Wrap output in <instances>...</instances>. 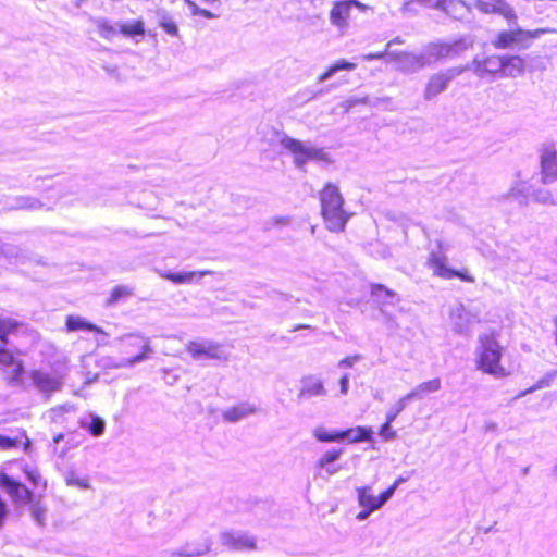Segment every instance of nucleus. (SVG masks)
Masks as SVG:
<instances>
[{
  "mask_svg": "<svg viewBox=\"0 0 557 557\" xmlns=\"http://www.w3.org/2000/svg\"><path fill=\"white\" fill-rule=\"evenodd\" d=\"M282 223L287 224L288 223V219L287 218H283L282 219Z\"/></svg>",
  "mask_w": 557,
  "mask_h": 557,
  "instance_id": "774afa93",
  "label": "nucleus"
},
{
  "mask_svg": "<svg viewBox=\"0 0 557 557\" xmlns=\"http://www.w3.org/2000/svg\"><path fill=\"white\" fill-rule=\"evenodd\" d=\"M321 213L331 232L344 231L350 214L344 209V198L338 187L327 183L320 191Z\"/></svg>",
  "mask_w": 557,
  "mask_h": 557,
  "instance_id": "f257e3e1",
  "label": "nucleus"
},
{
  "mask_svg": "<svg viewBox=\"0 0 557 557\" xmlns=\"http://www.w3.org/2000/svg\"><path fill=\"white\" fill-rule=\"evenodd\" d=\"M26 478L35 485L38 486L41 484L42 479L39 472L34 468H26L25 469Z\"/></svg>",
  "mask_w": 557,
  "mask_h": 557,
  "instance_id": "de8ad7c7",
  "label": "nucleus"
},
{
  "mask_svg": "<svg viewBox=\"0 0 557 557\" xmlns=\"http://www.w3.org/2000/svg\"><path fill=\"white\" fill-rule=\"evenodd\" d=\"M159 25L164 29V32L171 36L178 35V28L175 22L169 16H162L159 22Z\"/></svg>",
  "mask_w": 557,
  "mask_h": 557,
  "instance_id": "37998d69",
  "label": "nucleus"
},
{
  "mask_svg": "<svg viewBox=\"0 0 557 557\" xmlns=\"http://www.w3.org/2000/svg\"><path fill=\"white\" fill-rule=\"evenodd\" d=\"M357 67L356 63L348 62L346 60H338L332 66L327 69L323 74L319 76V82L324 83L330 79L335 73L339 71H352Z\"/></svg>",
  "mask_w": 557,
  "mask_h": 557,
  "instance_id": "473e14b6",
  "label": "nucleus"
},
{
  "mask_svg": "<svg viewBox=\"0 0 557 557\" xmlns=\"http://www.w3.org/2000/svg\"><path fill=\"white\" fill-rule=\"evenodd\" d=\"M14 446H15L14 440H12L8 436L0 435V447L8 449V448H12Z\"/></svg>",
  "mask_w": 557,
  "mask_h": 557,
  "instance_id": "864d4df0",
  "label": "nucleus"
},
{
  "mask_svg": "<svg viewBox=\"0 0 557 557\" xmlns=\"http://www.w3.org/2000/svg\"><path fill=\"white\" fill-rule=\"evenodd\" d=\"M87 0H75L74 4L76 8H81Z\"/></svg>",
  "mask_w": 557,
  "mask_h": 557,
  "instance_id": "0e129e2a",
  "label": "nucleus"
},
{
  "mask_svg": "<svg viewBox=\"0 0 557 557\" xmlns=\"http://www.w3.org/2000/svg\"><path fill=\"white\" fill-rule=\"evenodd\" d=\"M534 200L541 203H553L552 196L548 191H537L534 194Z\"/></svg>",
  "mask_w": 557,
  "mask_h": 557,
  "instance_id": "8fccbe9b",
  "label": "nucleus"
},
{
  "mask_svg": "<svg viewBox=\"0 0 557 557\" xmlns=\"http://www.w3.org/2000/svg\"><path fill=\"white\" fill-rule=\"evenodd\" d=\"M74 410V406L71 404H64L51 409L54 414H64Z\"/></svg>",
  "mask_w": 557,
  "mask_h": 557,
  "instance_id": "3c124183",
  "label": "nucleus"
},
{
  "mask_svg": "<svg viewBox=\"0 0 557 557\" xmlns=\"http://www.w3.org/2000/svg\"><path fill=\"white\" fill-rule=\"evenodd\" d=\"M368 102V97H351L346 99L341 103V107L344 109L345 112H348L351 108H354L357 104H366Z\"/></svg>",
  "mask_w": 557,
  "mask_h": 557,
  "instance_id": "a18cd8bd",
  "label": "nucleus"
},
{
  "mask_svg": "<svg viewBox=\"0 0 557 557\" xmlns=\"http://www.w3.org/2000/svg\"><path fill=\"white\" fill-rule=\"evenodd\" d=\"M117 34H122L127 38L143 37L145 35V24L143 20H133L128 22L117 23Z\"/></svg>",
  "mask_w": 557,
  "mask_h": 557,
  "instance_id": "cd10ccee",
  "label": "nucleus"
},
{
  "mask_svg": "<svg viewBox=\"0 0 557 557\" xmlns=\"http://www.w3.org/2000/svg\"><path fill=\"white\" fill-rule=\"evenodd\" d=\"M341 394L346 395L349 389V374H344L339 380Z\"/></svg>",
  "mask_w": 557,
  "mask_h": 557,
  "instance_id": "603ef678",
  "label": "nucleus"
},
{
  "mask_svg": "<svg viewBox=\"0 0 557 557\" xmlns=\"http://www.w3.org/2000/svg\"><path fill=\"white\" fill-rule=\"evenodd\" d=\"M188 7L191 9L193 13L194 14H198L199 15V8L191 1V0H184Z\"/></svg>",
  "mask_w": 557,
  "mask_h": 557,
  "instance_id": "bf43d9fd",
  "label": "nucleus"
},
{
  "mask_svg": "<svg viewBox=\"0 0 557 557\" xmlns=\"http://www.w3.org/2000/svg\"><path fill=\"white\" fill-rule=\"evenodd\" d=\"M30 516L39 527L46 524L47 507L39 500L30 502Z\"/></svg>",
  "mask_w": 557,
  "mask_h": 557,
  "instance_id": "f704fd0d",
  "label": "nucleus"
},
{
  "mask_svg": "<svg viewBox=\"0 0 557 557\" xmlns=\"http://www.w3.org/2000/svg\"><path fill=\"white\" fill-rule=\"evenodd\" d=\"M374 512L373 510H370L369 508H362V510L357 515V520L363 521L369 518V516Z\"/></svg>",
  "mask_w": 557,
  "mask_h": 557,
  "instance_id": "4d7b16f0",
  "label": "nucleus"
},
{
  "mask_svg": "<svg viewBox=\"0 0 557 557\" xmlns=\"http://www.w3.org/2000/svg\"><path fill=\"white\" fill-rule=\"evenodd\" d=\"M540 165L543 184L557 181V149L553 144L543 145L540 149Z\"/></svg>",
  "mask_w": 557,
  "mask_h": 557,
  "instance_id": "9b49d317",
  "label": "nucleus"
},
{
  "mask_svg": "<svg viewBox=\"0 0 557 557\" xmlns=\"http://www.w3.org/2000/svg\"><path fill=\"white\" fill-rule=\"evenodd\" d=\"M556 374H557V371H552V372L546 373L545 376L542 377L541 380H539L536 382V384L533 387H531L528 392H533L535 389H540V388L549 386L550 383L553 382V380L555 379Z\"/></svg>",
  "mask_w": 557,
  "mask_h": 557,
  "instance_id": "c03bdc74",
  "label": "nucleus"
},
{
  "mask_svg": "<svg viewBox=\"0 0 557 557\" xmlns=\"http://www.w3.org/2000/svg\"><path fill=\"white\" fill-rule=\"evenodd\" d=\"M199 15L205 16L207 18L213 17V14L210 11L205 10V9L199 10Z\"/></svg>",
  "mask_w": 557,
  "mask_h": 557,
  "instance_id": "052dcab7",
  "label": "nucleus"
},
{
  "mask_svg": "<svg viewBox=\"0 0 557 557\" xmlns=\"http://www.w3.org/2000/svg\"><path fill=\"white\" fill-rule=\"evenodd\" d=\"M186 350L195 360L212 359L226 361L228 359L222 345L209 339L190 341L186 345Z\"/></svg>",
  "mask_w": 557,
  "mask_h": 557,
  "instance_id": "0eeeda50",
  "label": "nucleus"
},
{
  "mask_svg": "<svg viewBox=\"0 0 557 557\" xmlns=\"http://www.w3.org/2000/svg\"><path fill=\"white\" fill-rule=\"evenodd\" d=\"M65 326L67 332L88 331L97 334L107 335L103 329L87 321L84 317L70 314L66 317Z\"/></svg>",
  "mask_w": 557,
  "mask_h": 557,
  "instance_id": "aec40b11",
  "label": "nucleus"
},
{
  "mask_svg": "<svg viewBox=\"0 0 557 557\" xmlns=\"http://www.w3.org/2000/svg\"><path fill=\"white\" fill-rule=\"evenodd\" d=\"M182 553H183V548L180 547L176 549L163 552L162 557H183Z\"/></svg>",
  "mask_w": 557,
  "mask_h": 557,
  "instance_id": "5fc2aeb1",
  "label": "nucleus"
},
{
  "mask_svg": "<svg viewBox=\"0 0 557 557\" xmlns=\"http://www.w3.org/2000/svg\"><path fill=\"white\" fill-rule=\"evenodd\" d=\"M0 485L17 506H23L32 502V492L12 478L3 475Z\"/></svg>",
  "mask_w": 557,
  "mask_h": 557,
  "instance_id": "dca6fc26",
  "label": "nucleus"
},
{
  "mask_svg": "<svg viewBox=\"0 0 557 557\" xmlns=\"http://www.w3.org/2000/svg\"><path fill=\"white\" fill-rule=\"evenodd\" d=\"M17 326V322L11 318L0 317V344H7V336Z\"/></svg>",
  "mask_w": 557,
  "mask_h": 557,
  "instance_id": "58836bf2",
  "label": "nucleus"
},
{
  "mask_svg": "<svg viewBox=\"0 0 557 557\" xmlns=\"http://www.w3.org/2000/svg\"><path fill=\"white\" fill-rule=\"evenodd\" d=\"M469 70L470 65L456 66L432 75L425 86L424 98L433 99L447 88L450 81Z\"/></svg>",
  "mask_w": 557,
  "mask_h": 557,
  "instance_id": "6e6552de",
  "label": "nucleus"
},
{
  "mask_svg": "<svg viewBox=\"0 0 557 557\" xmlns=\"http://www.w3.org/2000/svg\"><path fill=\"white\" fill-rule=\"evenodd\" d=\"M358 8L361 11L369 9L366 4L358 0H346L334 3L330 12V22L338 29H345L348 26V18L350 16L351 8Z\"/></svg>",
  "mask_w": 557,
  "mask_h": 557,
  "instance_id": "f8f14e48",
  "label": "nucleus"
},
{
  "mask_svg": "<svg viewBox=\"0 0 557 557\" xmlns=\"http://www.w3.org/2000/svg\"><path fill=\"white\" fill-rule=\"evenodd\" d=\"M342 441L349 443L371 442L373 440V431L370 426H356L345 431H341Z\"/></svg>",
  "mask_w": 557,
  "mask_h": 557,
  "instance_id": "a878e982",
  "label": "nucleus"
},
{
  "mask_svg": "<svg viewBox=\"0 0 557 557\" xmlns=\"http://www.w3.org/2000/svg\"><path fill=\"white\" fill-rule=\"evenodd\" d=\"M12 209L18 210H40L42 208L49 209L50 206L44 203L41 200L28 196H20L14 199V203L11 206Z\"/></svg>",
  "mask_w": 557,
  "mask_h": 557,
  "instance_id": "2f4dec72",
  "label": "nucleus"
},
{
  "mask_svg": "<svg viewBox=\"0 0 557 557\" xmlns=\"http://www.w3.org/2000/svg\"><path fill=\"white\" fill-rule=\"evenodd\" d=\"M63 479L67 486L77 487L79 490H89L91 487L89 478L81 474L75 468H69L64 471Z\"/></svg>",
  "mask_w": 557,
  "mask_h": 557,
  "instance_id": "c85d7f7f",
  "label": "nucleus"
},
{
  "mask_svg": "<svg viewBox=\"0 0 557 557\" xmlns=\"http://www.w3.org/2000/svg\"><path fill=\"white\" fill-rule=\"evenodd\" d=\"M511 28L503 29L492 40L496 49H517L527 50L532 46L533 40L544 34L556 33L553 28H536L533 30L523 29L516 24H510Z\"/></svg>",
  "mask_w": 557,
  "mask_h": 557,
  "instance_id": "7ed1b4c3",
  "label": "nucleus"
},
{
  "mask_svg": "<svg viewBox=\"0 0 557 557\" xmlns=\"http://www.w3.org/2000/svg\"><path fill=\"white\" fill-rule=\"evenodd\" d=\"M212 274V271L206 270V271H188V272H180V273H172V272H164L160 273V275L175 284H188L191 283L195 280H200L206 275Z\"/></svg>",
  "mask_w": 557,
  "mask_h": 557,
  "instance_id": "393cba45",
  "label": "nucleus"
},
{
  "mask_svg": "<svg viewBox=\"0 0 557 557\" xmlns=\"http://www.w3.org/2000/svg\"><path fill=\"white\" fill-rule=\"evenodd\" d=\"M324 469L326 470V472L329 474H334V473H336L338 471V468H331L329 466H326V468H324Z\"/></svg>",
  "mask_w": 557,
  "mask_h": 557,
  "instance_id": "e2e57ef3",
  "label": "nucleus"
},
{
  "mask_svg": "<svg viewBox=\"0 0 557 557\" xmlns=\"http://www.w3.org/2000/svg\"><path fill=\"white\" fill-rule=\"evenodd\" d=\"M469 44L465 39H459L450 44H432L424 51L428 65L447 58H455L467 50Z\"/></svg>",
  "mask_w": 557,
  "mask_h": 557,
  "instance_id": "1a4fd4ad",
  "label": "nucleus"
},
{
  "mask_svg": "<svg viewBox=\"0 0 557 557\" xmlns=\"http://www.w3.org/2000/svg\"><path fill=\"white\" fill-rule=\"evenodd\" d=\"M258 412V407L251 403H240L222 412V418L227 422H237Z\"/></svg>",
  "mask_w": 557,
  "mask_h": 557,
  "instance_id": "6ab92c4d",
  "label": "nucleus"
},
{
  "mask_svg": "<svg viewBox=\"0 0 557 557\" xmlns=\"http://www.w3.org/2000/svg\"><path fill=\"white\" fill-rule=\"evenodd\" d=\"M313 436L319 441V442H324V443H331V442H342V435H341V431H334V432H329L323 426H318L313 430Z\"/></svg>",
  "mask_w": 557,
  "mask_h": 557,
  "instance_id": "c9c22d12",
  "label": "nucleus"
},
{
  "mask_svg": "<svg viewBox=\"0 0 557 557\" xmlns=\"http://www.w3.org/2000/svg\"><path fill=\"white\" fill-rule=\"evenodd\" d=\"M371 293L374 297L377 298V300H381L384 304H392L393 299L396 298V294L383 285H373Z\"/></svg>",
  "mask_w": 557,
  "mask_h": 557,
  "instance_id": "4c0bfd02",
  "label": "nucleus"
},
{
  "mask_svg": "<svg viewBox=\"0 0 557 557\" xmlns=\"http://www.w3.org/2000/svg\"><path fill=\"white\" fill-rule=\"evenodd\" d=\"M359 360H361V356L360 355L349 356V357H346V358L342 359L338 362V367L339 368H351Z\"/></svg>",
  "mask_w": 557,
  "mask_h": 557,
  "instance_id": "09e8293b",
  "label": "nucleus"
},
{
  "mask_svg": "<svg viewBox=\"0 0 557 557\" xmlns=\"http://www.w3.org/2000/svg\"><path fill=\"white\" fill-rule=\"evenodd\" d=\"M447 250L448 246L442 240H437L436 249L431 250L428 258V267L433 271V274L445 280L459 277L465 282L473 283V276L448 267V258L446 256Z\"/></svg>",
  "mask_w": 557,
  "mask_h": 557,
  "instance_id": "423d86ee",
  "label": "nucleus"
},
{
  "mask_svg": "<svg viewBox=\"0 0 557 557\" xmlns=\"http://www.w3.org/2000/svg\"><path fill=\"white\" fill-rule=\"evenodd\" d=\"M326 394V388L319 377L314 375H307L301 379L300 389L298 393V398L300 400L310 399L312 397H324Z\"/></svg>",
  "mask_w": 557,
  "mask_h": 557,
  "instance_id": "a211bd4d",
  "label": "nucleus"
},
{
  "mask_svg": "<svg viewBox=\"0 0 557 557\" xmlns=\"http://www.w3.org/2000/svg\"><path fill=\"white\" fill-rule=\"evenodd\" d=\"M126 339L129 346H138L141 349L140 352H136L132 356L122 358L102 357L99 363L103 369L110 370L133 368L136 364L150 359L151 355L153 354V348L151 347V341L149 337L129 336Z\"/></svg>",
  "mask_w": 557,
  "mask_h": 557,
  "instance_id": "39448f33",
  "label": "nucleus"
},
{
  "mask_svg": "<svg viewBox=\"0 0 557 557\" xmlns=\"http://www.w3.org/2000/svg\"><path fill=\"white\" fill-rule=\"evenodd\" d=\"M132 295H133V288L132 287L126 286V285L115 286L112 289V292L110 294V297L107 300V305L108 306H114L120 300L126 299V298L131 297Z\"/></svg>",
  "mask_w": 557,
  "mask_h": 557,
  "instance_id": "72a5a7b5",
  "label": "nucleus"
},
{
  "mask_svg": "<svg viewBox=\"0 0 557 557\" xmlns=\"http://www.w3.org/2000/svg\"><path fill=\"white\" fill-rule=\"evenodd\" d=\"M104 421L97 416H91L90 422L85 424L86 429L94 436H100L104 432Z\"/></svg>",
  "mask_w": 557,
  "mask_h": 557,
  "instance_id": "a19ab883",
  "label": "nucleus"
},
{
  "mask_svg": "<svg viewBox=\"0 0 557 557\" xmlns=\"http://www.w3.org/2000/svg\"><path fill=\"white\" fill-rule=\"evenodd\" d=\"M62 440H63V435L62 434H58L57 436H54L53 442L54 443H59Z\"/></svg>",
  "mask_w": 557,
  "mask_h": 557,
  "instance_id": "69168bd1",
  "label": "nucleus"
},
{
  "mask_svg": "<svg viewBox=\"0 0 557 557\" xmlns=\"http://www.w3.org/2000/svg\"><path fill=\"white\" fill-rule=\"evenodd\" d=\"M358 504L361 508H369L370 510H377L385 505L393 496L392 490L384 491L380 496H374L371 487L361 486L356 488Z\"/></svg>",
  "mask_w": 557,
  "mask_h": 557,
  "instance_id": "2eb2a0df",
  "label": "nucleus"
},
{
  "mask_svg": "<svg viewBox=\"0 0 557 557\" xmlns=\"http://www.w3.org/2000/svg\"><path fill=\"white\" fill-rule=\"evenodd\" d=\"M470 70L473 71L476 76L484 78L487 75L500 74L503 76V57L490 55L484 59L474 58L469 64Z\"/></svg>",
  "mask_w": 557,
  "mask_h": 557,
  "instance_id": "4468645a",
  "label": "nucleus"
},
{
  "mask_svg": "<svg viewBox=\"0 0 557 557\" xmlns=\"http://www.w3.org/2000/svg\"><path fill=\"white\" fill-rule=\"evenodd\" d=\"M396 60L400 67L408 72H414L428 65L424 53L418 55L409 52H401L396 55Z\"/></svg>",
  "mask_w": 557,
  "mask_h": 557,
  "instance_id": "412c9836",
  "label": "nucleus"
},
{
  "mask_svg": "<svg viewBox=\"0 0 557 557\" xmlns=\"http://www.w3.org/2000/svg\"><path fill=\"white\" fill-rule=\"evenodd\" d=\"M411 400L407 394L400 397L386 412V420L394 422L398 414H400Z\"/></svg>",
  "mask_w": 557,
  "mask_h": 557,
  "instance_id": "e433bc0d",
  "label": "nucleus"
},
{
  "mask_svg": "<svg viewBox=\"0 0 557 557\" xmlns=\"http://www.w3.org/2000/svg\"><path fill=\"white\" fill-rule=\"evenodd\" d=\"M280 145L293 154V162L299 170H304L309 161L332 162L330 154L323 148L314 147L287 135L281 137Z\"/></svg>",
  "mask_w": 557,
  "mask_h": 557,
  "instance_id": "20e7f679",
  "label": "nucleus"
},
{
  "mask_svg": "<svg viewBox=\"0 0 557 557\" xmlns=\"http://www.w3.org/2000/svg\"><path fill=\"white\" fill-rule=\"evenodd\" d=\"M91 23L96 26L98 34L106 40H111L117 35V23L112 24L106 17H90Z\"/></svg>",
  "mask_w": 557,
  "mask_h": 557,
  "instance_id": "c756f323",
  "label": "nucleus"
},
{
  "mask_svg": "<svg viewBox=\"0 0 557 557\" xmlns=\"http://www.w3.org/2000/svg\"><path fill=\"white\" fill-rule=\"evenodd\" d=\"M35 388L46 397L52 393L61 391L63 386V377L57 373H50L42 370H33L29 373Z\"/></svg>",
  "mask_w": 557,
  "mask_h": 557,
  "instance_id": "9d476101",
  "label": "nucleus"
},
{
  "mask_svg": "<svg viewBox=\"0 0 557 557\" xmlns=\"http://www.w3.org/2000/svg\"><path fill=\"white\" fill-rule=\"evenodd\" d=\"M222 545L233 550L253 549L255 539L238 531H224L220 534Z\"/></svg>",
  "mask_w": 557,
  "mask_h": 557,
  "instance_id": "f3484780",
  "label": "nucleus"
},
{
  "mask_svg": "<svg viewBox=\"0 0 557 557\" xmlns=\"http://www.w3.org/2000/svg\"><path fill=\"white\" fill-rule=\"evenodd\" d=\"M475 352L476 367L479 370L497 379L505 377L509 374L500 364L503 347L493 334H482L479 336V346Z\"/></svg>",
  "mask_w": 557,
  "mask_h": 557,
  "instance_id": "f03ea898",
  "label": "nucleus"
},
{
  "mask_svg": "<svg viewBox=\"0 0 557 557\" xmlns=\"http://www.w3.org/2000/svg\"><path fill=\"white\" fill-rule=\"evenodd\" d=\"M311 326L310 325H307V324H298L296 325L293 331L296 332V331H299V330H302V329H310Z\"/></svg>",
  "mask_w": 557,
  "mask_h": 557,
  "instance_id": "680f3d73",
  "label": "nucleus"
},
{
  "mask_svg": "<svg viewBox=\"0 0 557 557\" xmlns=\"http://www.w3.org/2000/svg\"><path fill=\"white\" fill-rule=\"evenodd\" d=\"M404 482H405V479L400 476V478H398V479L394 482V484H393L392 486H389L387 490H392V491H393V494H394V493H395V491H396V488H397L401 483H404Z\"/></svg>",
  "mask_w": 557,
  "mask_h": 557,
  "instance_id": "13d9d810",
  "label": "nucleus"
},
{
  "mask_svg": "<svg viewBox=\"0 0 557 557\" xmlns=\"http://www.w3.org/2000/svg\"><path fill=\"white\" fill-rule=\"evenodd\" d=\"M529 195H530L529 186L523 182H517L510 187L508 193L499 196V199L507 200V199L512 198V199L517 200L519 205L525 206V205H528Z\"/></svg>",
  "mask_w": 557,
  "mask_h": 557,
  "instance_id": "bb28decb",
  "label": "nucleus"
},
{
  "mask_svg": "<svg viewBox=\"0 0 557 557\" xmlns=\"http://www.w3.org/2000/svg\"><path fill=\"white\" fill-rule=\"evenodd\" d=\"M554 326H555V338L557 342V317L554 318Z\"/></svg>",
  "mask_w": 557,
  "mask_h": 557,
  "instance_id": "338daca9",
  "label": "nucleus"
},
{
  "mask_svg": "<svg viewBox=\"0 0 557 557\" xmlns=\"http://www.w3.org/2000/svg\"><path fill=\"white\" fill-rule=\"evenodd\" d=\"M450 319L454 329L458 333H465L473 323V317L466 310L462 305H458L451 309Z\"/></svg>",
  "mask_w": 557,
  "mask_h": 557,
  "instance_id": "5701e85b",
  "label": "nucleus"
},
{
  "mask_svg": "<svg viewBox=\"0 0 557 557\" xmlns=\"http://www.w3.org/2000/svg\"><path fill=\"white\" fill-rule=\"evenodd\" d=\"M385 54H386V52L384 51V52L364 54L362 58L367 61L380 60V59H383Z\"/></svg>",
  "mask_w": 557,
  "mask_h": 557,
  "instance_id": "6e6d98bb",
  "label": "nucleus"
},
{
  "mask_svg": "<svg viewBox=\"0 0 557 557\" xmlns=\"http://www.w3.org/2000/svg\"><path fill=\"white\" fill-rule=\"evenodd\" d=\"M392 423L393 422H388V420H386L379 431L380 436L385 441H392L396 437V432L391 428Z\"/></svg>",
  "mask_w": 557,
  "mask_h": 557,
  "instance_id": "49530a36",
  "label": "nucleus"
},
{
  "mask_svg": "<svg viewBox=\"0 0 557 557\" xmlns=\"http://www.w3.org/2000/svg\"><path fill=\"white\" fill-rule=\"evenodd\" d=\"M212 546V541L210 539H205L200 543H187L182 546L183 548V557H200L210 552Z\"/></svg>",
  "mask_w": 557,
  "mask_h": 557,
  "instance_id": "7c9ffc66",
  "label": "nucleus"
},
{
  "mask_svg": "<svg viewBox=\"0 0 557 557\" xmlns=\"http://www.w3.org/2000/svg\"><path fill=\"white\" fill-rule=\"evenodd\" d=\"M129 336H144L143 334L140 333H129V334H124L122 336H119L115 341L120 344H122V354L124 355L123 357H128V356H132L133 354H136V352H140V348L138 346H129V344L127 343V337Z\"/></svg>",
  "mask_w": 557,
  "mask_h": 557,
  "instance_id": "ea45409f",
  "label": "nucleus"
},
{
  "mask_svg": "<svg viewBox=\"0 0 557 557\" xmlns=\"http://www.w3.org/2000/svg\"><path fill=\"white\" fill-rule=\"evenodd\" d=\"M476 8L485 14H499L509 24H516L518 20L513 8L505 0H475Z\"/></svg>",
  "mask_w": 557,
  "mask_h": 557,
  "instance_id": "ddd939ff",
  "label": "nucleus"
},
{
  "mask_svg": "<svg viewBox=\"0 0 557 557\" xmlns=\"http://www.w3.org/2000/svg\"><path fill=\"white\" fill-rule=\"evenodd\" d=\"M503 77H518L525 71V61L520 55H503Z\"/></svg>",
  "mask_w": 557,
  "mask_h": 557,
  "instance_id": "4be33fe9",
  "label": "nucleus"
},
{
  "mask_svg": "<svg viewBox=\"0 0 557 557\" xmlns=\"http://www.w3.org/2000/svg\"><path fill=\"white\" fill-rule=\"evenodd\" d=\"M442 382L440 379H433L423 383L418 384L414 388H412L407 396L412 400H421L426 395L436 393L441 389Z\"/></svg>",
  "mask_w": 557,
  "mask_h": 557,
  "instance_id": "b1692460",
  "label": "nucleus"
},
{
  "mask_svg": "<svg viewBox=\"0 0 557 557\" xmlns=\"http://www.w3.org/2000/svg\"><path fill=\"white\" fill-rule=\"evenodd\" d=\"M342 453H343L342 449H331V450H327L319 459L318 467L321 468V469L326 468V466H329L330 463L336 461L341 457Z\"/></svg>",
  "mask_w": 557,
  "mask_h": 557,
  "instance_id": "79ce46f5",
  "label": "nucleus"
}]
</instances>
